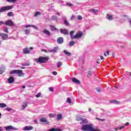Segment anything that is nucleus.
I'll use <instances>...</instances> for the list:
<instances>
[{"mask_svg": "<svg viewBox=\"0 0 131 131\" xmlns=\"http://www.w3.org/2000/svg\"><path fill=\"white\" fill-rule=\"evenodd\" d=\"M77 121H80V124L82 125L81 128L82 130L84 131H100L98 128H94V127L91 124H88V120L86 119H83L82 118L77 117Z\"/></svg>", "mask_w": 131, "mask_h": 131, "instance_id": "f257e3e1", "label": "nucleus"}, {"mask_svg": "<svg viewBox=\"0 0 131 131\" xmlns=\"http://www.w3.org/2000/svg\"><path fill=\"white\" fill-rule=\"evenodd\" d=\"M47 61H49V57L48 56H40L38 58L36 59V63H39L40 64L46 63Z\"/></svg>", "mask_w": 131, "mask_h": 131, "instance_id": "f03ea898", "label": "nucleus"}, {"mask_svg": "<svg viewBox=\"0 0 131 131\" xmlns=\"http://www.w3.org/2000/svg\"><path fill=\"white\" fill-rule=\"evenodd\" d=\"M13 8V5L3 7L0 9V13H3V12H5V11H9V10H12Z\"/></svg>", "mask_w": 131, "mask_h": 131, "instance_id": "7ed1b4c3", "label": "nucleus"}, {"mask_svg": "<svg viewBox=\"0 0 131 131\" xmlns=\"http://www.w3.org/2000/svg\"><path fill=\"white\" fill-rule=\"evenodd\" d=\"M5 25L7 26H14V23L11 19H8L5 23Z\"/></svg>", "mask_w": 131, "mask_h": 131, "instance_id": "20e7f679", "label": "nucleus"}, {"mask_svg": "<svg viewBox=\"0 0 131 131\" xmlns=\"http://www.w3.org/2000/svg\"><path fill=\"white\" fill-rule=\"evenodd\" d=\"M82 36V33H78L74 36H72V39L79 38Z\"/></svg>", "mask_w": 131, "mask_h": 131, "instance_id": "39448f33", "label": "nucleus"}, {"mask_svg": "<svg viewBox=\"0 0 131 131\" xmlns=\"http://www.w3.org/2000/svg\"><path fill=\"white\" fill-rule=\"evenodd\" d=\"M6 130H11V129H12L13 130H17L18 128H15L13 127V126H7L5 127Z\"/></svg>", "mask_w": 131, "mask_h": 131, "instance_id": "423d86ee", "label": "nucleus"}, {"mask_svg": "<svg viewBox=\"0 0 131 131\" xmlns=\"http://www.w3.org/2000/svg\"><path fill=\"white\" fill-rule=\"evenodd\" d=\"M0 36H1L3 40H6V39H7V38L8 37V34H5L4 33H0Z\"/></svg>", "mask_w": 131, "mask_h": 131, "instance_id": "0eeeda50", "label": "nucleus"}, {"mask_svg": "<svg viewBox=\"0 0 131 131\" xmlns=\"http://www.w3.org/2000/svg\"><path fill=\"white\" fill-rule=\"evenodd\" d=\"M16 74H18V76L19 77H21V76H23L24 74H23V71L18 70L16 71Z\"/></svg>", "mask_w": 131, "mask_h": 131, "instance_id": "6e6552de", "label": "nucleus"}, {"mask_svg": "<svg viewBox=\"0 0 131 131\" xmlns=\"http://www.w3.org/2000/svg\"><path fill=\"white\" fill-rule=\"evenodd\" d=\"M57 43L61 45V43H63V42H64V39L63 37H59L57 39Z\"/></svg>", "mask_w": 131, "mask_h": 131, "instance_id": "1a4fd4ad", "label": "nucleus"}, {"mask_svg": "<svg viewBox=\"0 0 131 131\" xmlns=\"http://www.w3.org/2000/svg\"><path fill=\"white\" fill-rule=\"evenodd\" d=\"M60 32L61 33H62L64 35L69 34V33L68 32V31H67V30H66V29H61L60 30Z\"/></svg>", "mask_w": 131, "mask_h": 131, "instance_id": "9d476101", "label": "nucleus"}, {"mask_svg": "<svg viewBox=\"0 0 131 131\" xmlns=\"http://www.w3.org/2000/svg\"><path fill=\"white\" fill-rule=\"evenodd\" d=\"M8 81L9 83H13L15 81V79H14V77L10 76L8 79Z\"/></svg>", "mask_w": 131, "mask_h": 131, "instance_id": "9b49d317", "label": "nucleus"}, {"mask_svg": "<svg viewBox=\"0 0 131 131\" xmlns=\"http://www.w3.org/2000/svg\"><path fill=\"white\" fill-rule=\"evenodd\" d=\"M33 127L32 126H26L24 127V130H32Z\"/></svg>", "mask_w": 131, "mask_h": 131, "instance_id": "f8f14e48", "label": "nucleus"}, {"mask_svg": "<svg viewBox=\"0 0 131 131\" xmlns=\"http://www.w3.org/2000/svg\"><path fill=\"white\" fill-rule=\"evenodd\" d=\"M72 80L73 82H74L75 83H77V84H80V81L77 80L76 78H73Z\"/></svg>", "mask_w": 131, "mask_h": 131, "instance_id": "ddd939ff", "label": "nucleus"}, {"mask_svg": "<svg viewBox=\"0 0 131 131\" xmlns=\"http://www.w3.org/2000/svg\"><path fill=\"white\" fill-rule=\"evenodd\" d=\"M40 122H45L46 124H49V122L46 119V118H42L40 119Z\"/></svg>", "mask_w": 131, "mask_h": 131, "instance_id": "4468645a", "label": "nucleus"}, {"mask_svg": "<svg viewBox=\"0 0 131 131\" xmlns=\"http://www.w3.org/2000/svg\"><path fill=\"white\" fill-rule=\"evenodd\" d=\"M106 18L107 20H110V21L113 19V16L110 15L109 14H107L106 15Z\"/></svg>", "mask_w": 131, "mask_h": 131, "instance_id": "2eb2a0df", "label": "nucleus"}, {"mask_svg": "<svg viewBox=\"0 0 131 131\" xmlns=\"http://www.w3.org/2000/svg\"><path fill=\"white\" fill-rule=\"evenodd\" d=\"M23 52H24V54H29V53H30V51H29V49L27 48L24 49Z\"/></svg>", "mask_w": 131, "mask_h": 131, "instance_id": "dca6fc26", "label": "nucleus"}, {"mask_svg": "<svg viewBox=\"0 0 131 131\" xmlns=\"http://www.w3.org/2000/svg\"><path fill=\"white\" fill-rule=\"evenodd\" d=\"M89 12L90 13L93 12V13H94V14H97L98 13V10L92 9L89 10Z\"/></svg>", "mask_w": 131, "mask_h": 131, "instance_id": "f3484780", "label": "nucleus"}, {"mask_svg": "<svg viewBox=\"0 0 131 131\" xmlns=\"http://www.w3.org/2000/svg\"><path fill=\"white\" fill-rule=\"evenodd\" d=\"M51 19L53 21H58V17L56 15H52Z\"/></svg>", "mask_w": 131, "mask_h": 131, "instance_id": "a211bd4d", "label": "nucleus"}, {"mask_svg": "<svg viewBox=\"0 0 131 131\" xmlns=\"http://www.w3.org/2000/svg\"><path fill=\"white\" fill-rule=\"evenodd\" d=\"M57 51H58V47H55L52 50H50V52L51 53H55Z\"/></svg>", "mask_w": 131, "mask_h": 131, "instance_id": "6ab92c4d", "label": "nucleus"}, {"mask_svg": "<svg viewBox=\"0 0 131 131\" xmlns=\"http://www.w3.org/2000/svg\"><path fill=\"white\" fill-rule=\"evenodd\" d=\"M56 116H57L56 114H50L49 115V117H50V118H54V117H56Z\"/></svg>", "mask_w": 131, "mask_h": 131, "instance_id": "aec40b11", "label": "nucleus"}, {"mask_svg": "<svg viewBox=\"0 0 131 131\" xmlns=\"http://www.w3.org/2000/svg\"><path fill=\"white\" fill-rule=\"evenodd\" d=\"M63 118V117L62 116L61 114H58L57 115V117L56 118L57 120H61Z\"/></svg>", "mask_w": 131, "mask_h": 131, "instance_id": "412c9836", "label": "nucleus"}, {"mask_svg": "<svg viewBox=\"0 0 131 131\" xmlns=\"http://www.w3.org/2000/svg\"><path fill=\"white\" fill-rule=\"evenodd\" d=\"M43 33L45 34H47V35H51V32L50 31L47 30H44L43 31Z\"/></svg>", "mask_w": 131, "mask_h": 131, "instance_id": "4be33fe9", "label": "nucleus"}, {"mask_svg": "<svg viewBox=\"0 0 131 131\" xmlns=\"http://www.w3.org/2000/svg\"><path fill=\"white\" fill-rule=\"evenodd\" d=\"M28 27H34L35 29H37V27L36 26L29 25L25 26V28H28Z\"/></svg>", "mask_w": 131, "mask_h": 131, "instance_id": "5701e85b", "label": "nucleus"}, {"mask_svg": "<svg viewBox=\"0 0 131 131\" xmlns=\"http://www.w3.org/2000/svg\"><path fill=\"white\" fill-rule=\"evenodd\" d=\"M64 24L66 25V26H69L70 24L67 19H63Z\"/></svg>", "mask_w": 131, "mask_h": 131, "instance_id": "b1692460", "label": "nucleus"}, {"mask_svg": "<svg viewBox=\"0 0 131 131\" xmlns=\"http://www.w3.org/2000/svg\"><path fill=\"white\" fill-rule=\"evenodd\" d=\"M63 53H64V54L66 55H67V56H71V53H70L66 50H64Z\"/></svg>", "mask_w": 131, "mask_h": 131, "instance_id": "393cba45", "label": "nucleus"}, {"mask_svg": "<svg viewBox=\"0 0 131 131\" xmlns=\"http://www.w3.org/2000/svg\"><path fill=\"white\" fill-rule=\"evenodd\" d=\"M7 104L6 103H0V108H6Z\"/></svg>", "mask_w": 131, "mask_h": 131, "instance_id": "a878e982", "label": "nucleus"}, {"mask_svg": "<svg viewBox=\"0 0 131 131\" xmlns=\"http://www.w3.org/2000/svg\"><path fill=\"white\" fill-rule=\"evenodd\" d=\"M61 129L60 128H51L49 131H61Z\"/></svg>", "mask_w": 131, "mask_h": 131, "instance_id": "bb28decb", "label": "nucleus"}, {"mask_svg": "<svg viewBox=\"0 0 131 131\" xmlns=\"http://www.w3.org/2000/svg\"><path fill=\"white\" fill-rule=\"evenodd\" d=\"M67 102L69 104H72V101L71 100V99H70V98H67Z\"/></svg>", "mask_w": 131, "mask_h": 131, "instance_id": "cd10ccee", "label": "nucleus"}, {"mask_svg": "<svg viewBox=\"0 0 131 131\" xmlns=\"http://www.w3.org/2000/svg\"><path fill=\"white\" fill-rule=\"evenodd\" d=\"M50 27L51 28L52 31L58 30V29H57L56 27H54L53 26H51Z\"/></svg>", "mask_w": 131, "mask_h": 131, "instance_id": "c85d7f7f", "label": "nucleus"}, {"mask_svg": "<svg viewBox=\"0 0 131 131\" xmlns=\"http://www.w3.org/2000/svg\"><path fill=\"white\" fill-rule=\"evenodd\" d=\"M24 105H22V107H23L22 110H24V109H25L26 108V107H27V103L24 102Z\"/></svg>", "mask_w": 131, "mask_h": 131, "instance_id": "c756f323", "label": "nucleus"}, {"mask_svg": "<svg viewBox=\"0 0 131 131\" xmlns=\"http://www.w3.org/2000/svg\"><path fill=\"white\" fill-rule=\"evenodd\" d=\"M10 74H17V70H13L10 71Z\"/></svg>", "mask_w": 131, "mask_h": 131, "instance_id": "7c9ffc66", "label": "nucleus"}, {"mask_svg": "<svg viewBox=\"0 0 131 131\" xmlns=\"http://www.w3.org/2000/svg\"><path fill=\"white\" fill-rule=\"evenodd\" d=\"M75 42H74V41H71L69 43L70 46H71V47L74 46Z\"/></svg>", "mask_w": 131, "mask_h": 131, "instance_id": "2f4dec72", "label": "nucleus"}, {"mask_svg": "<svg viewBox=\"0 0 131 131\" xmlns=\"http://www.w3.org/2000/svg\"><path fill=\"white\" fill-rule=\"evenodd\" d=\"M3 30H4V31L6 33H9V30H8V28L7 27L4 28Z\"/></svg>", "mask_w": 131, "mask_h": 131, "instance_id": "473e14b6", "label": "nucleus"}, {"mask_svg": "<svg viewBox=\"0 0 131 131\" xmlns=\"http://www.w3.org/2000/svg\"><path fill=\"white\" fill-rule=\"evenodd\" d=\"M7 16H8V17H11L12 16H13V12H9L7 13Z\"/></svg>", "mask_w": 131, "mask_h": 131, "instance_id": "72a5a7b5", "label": "nucleus"}, {"mask_svg": "<svg viewBox=\"0 0 131 131\" xmlns=\"http://www.w3.org/2000/svg\"><path fill=\"white\" fill-rule=\"evenodd\" d=\"M60 66H62V62L59 61V62L57 63V68H59V67H60Z\"/></svg>", "mask_w": 131, "mask_h": 131, "instance_id": "f704fd0d", "label": "nucleus"}, {"mask_svg": "<svg viewBox=\"0 0 131 131\" xmlns=\"http://www.w3.org/2000/svg\"><path fill=\"white\" fill-rule=\"evenodd\" d=\"M40 16V12H38V11H37L35 12V16Z\"/></svg>", "mask_w": 131, "mask_h": 131, "instance_id": "c9c22d12", "label": "nucleus"}, {"mask_svg": "<svg viewBox=\"0 0 131 131\" xmlns=\"http://www.w3.org/2000/svg\"><path fill=\"white\" fill-rule=\"evenodd\" d=\"M8 3H15L17 0H6Z\"/></svg>", "mask_w": 131, "mask_h": 131, "instance_id": "e433bc0d", "label": "nucleus"}, {"mask_svg": "<svg viewBox=\"0 0 131 131\" xmlns=\"http://www.w3.org/2000/svg\"><path fill=\"white\" fill-rule=\"evenodd\" d=\"M74 34V31H71L70 32V35H71V38L72 39V36H73V34Z\"/></svg>", "mask_w": 131, "mask_h": 131, "instance_id": "4c0bfd02", "label": "nucleus"}, {"mask_svg": "<svg viewBox=\"0 0 131 131\" xmlns=\"http://www.w3.org/2000/svg\"><path fill=\"white\" fill-rule=\"evenodd\" d=\"M88 74L89 75V76H92V71L89 70L88 71Z\"/></svg>", "mask_w": 131, "mask_h": 131, "instance_id": "58836bf2", "label": "nucleus"}, {"mask_svg": "<svg viewBox=\"0 0 131 131\" xmlns=\"http://www.w3.org/2000/svg\"><path fill=\"white\" fill-rule=\"evenodd\" d=\"M96 119H97V120H100L101 121H105V119H100L98 117H96Z\"/></svg>", "mask_w": 131, "mask_h": 131, "instance_id": "ea45409f", "label": "nucleus"}, {"mask_svg": "<svg viewBox=\"0 0 131 131\" xmlns=\"http://www.w3.org/2000/svg\"><path fill=\"white\" fill-rule=\"evenodd\" d=\"M6 110H7V111H8V112H10V111H12V108H9V107H6Z\"/></svg>", "mask_w": 131, "mask_h": 131, "instance_id": "a19ab883", "label": "nucleus"}, {"mask_svg": "<svg viewBox=\"0 0 131 131\" xmlns=\"http://www.w3.org/2000/svg\"><path fill=\"white\" fill-rule=\"evenodd\" d=\"M25 34H29V30H25Z\"/></svg>", "mask_w": 131, "mask_h": 131, "instance_id": "79ce46f5", "label": "nucleus"}, {"mask_svg": "<svg viewBox=\"0 0 131 131\" xmlns=\"http://www.w3.org/2000/svg\"><path fill=\"white\" fill-rule=\"evenodd\" d=\"M77 19L78 20H82V17L81 15H78Z\"/></svg>", "mask_w": 131, "mask_h": 131, "instance_id": "37998d69", "label": "nucleus"}, {"mask_svg": "<svg viewBox=\"0 0 131 131\" xmlns=\"http://www.w3.org/2000/svg\"><path fill=\"white\" fill-rule=\"evenodd\" d=\"M114 104H116V105H118V104H120V102H119L117 100H115V103Z\"/></svg>", "mask_w": 131, "mask_h": 131, "instance_id": "c03bdc74", "label": "nucleus"}, {"mask_svg": "<svg viewBox=\"0 0 131 131\" xmlns=\"http://www.w3.org/2000/svg\"><path fill=\"white\" fill-rule=\"evenodd\" d=\"M41 95V94L38 93V94L35 95V97H36V98H39V97H40Z\"/></svg>", "mask_w": 131, "mask_h": 131, "instance_id": "a18cd8bd", "label": "nucleus"}, {"mask_svg": "<svg viewBox=\"0 0 131 131\" xmlns=\"http://www.w3.org/2000/svg\"><path fill=\"white\" fill-rule=\"evenodd\" d=\"M67 6H68L69 7H72L73 5L71 3H67Z\"/></svg>", "mask_w": 131, "mask_h": 131, "instance_id": "49530a36", "label": "nucleus"}, {"mask_svg": "<svg viewBox=\"0 0 131 131\" xmlns=\"http://www.w3.org/2000/svg\"><path fill=\"white\" fill-rule=\"evenodd\" d=\"M49 90H50V92H54V88H49Z\"/></svg>", "mask_w": 131, "mask_h": 131, "instance_id": "de8ad7c7", "label": "nucleus"}, {"mask_svg": "<svg viewBox=\"0 0 131 131\" xmlns=\"http://www.w3.org/2000/svg\"><path fill=\"white\" fill-rule=\"evenodd\" d=\"M96 91L100 93L101 92V89L99 88H96Z\"/></svg>", "mask_w": 131, "mask_h": 131, "instance_id": "09e8293b", "label": "nucleus"}, {"mask_svg": "<svg viewBox=\"0 0 131 131\" xmlns=\"http://www.w3.org/2000/svg\"><path fill=\"white\" fill-rule=\"evenodd\" d=\"M119 129H120V127H116L115 129V130L117 131V130H119Z\"/></svg>", "mask_w": 131, "mask_h": 131, "instance_id": "8fccbe9b", "label": "nucleus"}, {"mask_svg": "<svg viewBox=\"0 0 131 131\" xmlns=\"http://www.w3.org/2000/svg\"><path fill=\"white\" fill-rule=\"evenodd\" d=\"M30 64L29 63H24L23 64V66H29Z\"/></svg>", "mask_w": 131, "mask_h": 131, "instance_id": "3c124183", "label": "nucleus"}, {"mask_svg": "<svg viewBox=\"0 0 131 131\" xmlns=\"http://www.w3.org/2000/svg\"><path fill=\"white\" fill-rule=\"evenodd\" d=\"M125 128V126L123 125L120 127V129H123V128Z\"/></svg>", "mask_w": 131, "mask_h": 131, "instance_id": "603ef678", "label": "nucleus"}, {"mask_svg": "<svg viewBox=\"0 0 131 131\" xmlns=\"http://www.w3.org/2000/svg\"><path fill=\"white\" fill-rule=\"evenodd\" d=\"M74 18H75V15H72L71 17V20H72L74 19Z\"/></svg>", "mask_w": 131, "mask_h": 131, "instance_id": "864d4df0", "label": "nucleus"}, {"mask_svg": "<svg viewBox=\"0 0 131 131\" xmlns=\"http://www.w3.org/2000/svg\"><path fill=\"white\" fill-rule=\"evenodd\" d=\"M52 74H53V75H57V72H53Z\"/></svg>", "mask_w": 131, "mask_h": 131, "instance_id": "5fc2aeb1", "label": "nucleus"}, {"mask_svg": "<svg viewBox=\"0 0 131 131\" xmlns=\"http://www.w3.org/2000/svg\"><path fill=\"white\" fill-rule=\"evenodd\" d=\"M127 125H129V123L128 122H126L125 124V126H127Z\"/></svg>", "mask_w": 131, "mask_h": 131, "instance_id": "6e6d98bb", "label": "nucleus"}, {"mask_svg": "<svg viewBox=\"0 0 131 131\" xmlns=\"http://www.w3.org/2000/svg\"><path fill=\"white\" fill-rule=\"evenodd\" d=\"M110 103H115V100H111V101H110Z\"/></svg>", "mask_w": 131, "mask_h": 131, "instance_id": "4d7b16f0", "label": "nucleus"}, {"mask_svg": "<svg viewBox=\"0 0 131 131\" xmlns=\"http://www.w3.org/2000/svg\"><path fill=\"white\" fill-rule=\"evenodd\" d=\"M5 23L4 21H0V25H3V24H4Z\"/></svg>", "mask_w": 131, "mask_h": 131, "instance_id": "13d9d810", "label": "nucleus"}, {"mask_svg": "<svg viewBox=\"0 0 131 131\" xmlns=\"http://www.w3.org/2000/svg\"><path fill=\"white\" fill-rule=\"evenodd\" d=\"M100 58H101V60H104V57L102 56H100Z\"/></svg>", "mask_w": 131, "mask_h": 131, "instance_id": "bf43d9fd", "label": "nucleus"}, {"mask_svg": "<svg viewBox=\"0 0 131 131\" xmlns=\"http://www.w3.org/2000/svg\"><path fill=\"white\" fill-rule=\"evenodd\" d=\"M43 52H45V53H48V51L46 50H43Z\"/></svg>", "mask_w": 131, "mask_h": 131, "instance_id": "052dcab7", "label": "nucleus"}, {"mask_svg": "<svg viewBox=\"0 0 131 131\" xmlns=\"http://www.w3.org/2000/svg\"><path fill=\"white\" fill-rule=\"evenodd\" d=\"M106 54H107V55H110V54H109V51H106Z\"/></svg>", "mask_w": 131, "mask_h": 131, "instance_id": "680f3d73", "label": "nucleus"}, {"mask_svg": "<svg viewBox=\"0 0 131 131\" xmlns=\"http://www.w3.org/2000/svg\"><path fill=\"white\" fill-rule=\"evenodd\" d=\"M34 122H35V123H37V120H34Z\"/></svg>", "mask_w": 131, "mask_h": 131, "instance_id": "e2e57ef3", "label": "nucleus"}, {"mask_svg": "<svg viewBox=\"0 0 131 131\" xmlns=\"http://www.w3.org/2000/svg\"><path fill=\"white\" fill-rule=\"evenodd\" d=\"M56 14L58 15V16H60V13H59V12H57Z\"/></svg>", "mask_w": 131, "mask_h": 131, "instance_id": "0e129e2a", "label": "nucleus"}, {"mask_svg": "<svg viewBox=\"0 0 131 131\" xmlns=\"http://www.w3.org/2000/svg\"><path fill=\"white\" fill-rule=\"evenodd\" d=\"M3 129V128H2V127L0 126V131H2Z\"/></svg>", "mask_w": 131, "mask_h": 131, "instance_id": "69168bd1", "label": "nucleus"}, {"mask_svg": "<svg viewBox=\"0 0 131 131\" xmlns=\"http://www.w3.org/2000/svg\"><path fill=\"white\" fill-rule=\"evenodd\" d=\"M22 88H23V89H25V88H26V86L25 85H23V86H22Z\"/></svg>", "mask_w": 131, "mask_h": 131, "instance_id": "338daca9", "label": "nucleus"}, {"mask_svg": "<svg viewBox=\"0 0 131 131\" xmlns=\"http://www.w3.org/2000/svg\"><path fill=\"white\" fill-rule=\"evenodd\" d=\"M121 48H122V49H124V46H121Z\"/></svg>", "mask_w": 131, "mask_h": 131, "instance_id": "774afa93", "label": "nucleus"}]
</instances>
